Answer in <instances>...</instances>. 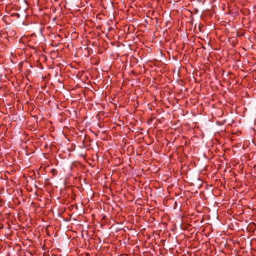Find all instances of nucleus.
<instances>
[{
  "mask_svg": "<svg viewBox=\"0 0 256 256\" xmlns=\"http://www.w3.org/2000/svg\"><path fill=\"white\" fill-rule=\"evenodd\" d=\"M4 204V200L0 196V206H2Z\"/></svg>",
  "mask_w": 256,
  "mask_h": 256,
  "instance_id": "1",
  "label": "nucleus"
},
{
  "mask_svg": "<svg viewBox=\"0 0 256 256\" xmlns=\"http://www.w3.org/2000/svg\"><path fill=\"white\" fill-rule=\"evenodd\" d=\"M56 172V170L52 169L51 170V172L54 173Z\"/></svg>",
  "mask_w": 256,
  "mask_h": 256,
  "instance_id": "2",
  "label": "nucleus"
}]
</instances>
